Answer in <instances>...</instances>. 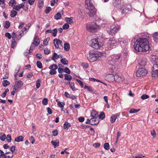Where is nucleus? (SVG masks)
I'll list each match as a JSON object with an SVG mask.
<instances>
[{
  "mask_svg": "<svg viewBox=\"0 0 158 158\" xmlns=\"http://www.w3.org/2000/svg\"><path fill=\"white\" fill-rule=\"evenodd\" d=\"M57 30L56 28L53 29V30L51 29H49L46 31L45 33H52L53 36L55 37L56 35Z\"/></svg>",
  "mask_w": 158,
  "mask_h": 158,
  "instance_id": "16",
  "label": "nucleus"
},
{
  "mask_svg": "<svg viewBox=\"0 0 158 158\" xmlns=\"http://www.w3.org/2000/svg\"><path fill=\"white\" fill-rule=\"evenodd\" d=\"M10 23L9 21H6L5 22V24L4 25V27L6 28H8L10 26Z\"/></svg>",
  "mask_w": 158,
  "mask_h": 158,
  "instance_id": "40",
  "label": "nucleus"
},
{
  "mask_svg": "<svg viewBox=\"0 0 158 158\" xmlns=\"http://www.w3.org/2000/svg\"><path fill=\"white\" fill-rule=\"evenodd\" d=\"M40 43V39L37 36L35 35L34 38V42L32 44H34L35 46H37Z\"/></svg>",
  "mask_w": 158,
  "mask_h": 158,
  "instance_id": "13",
  "label": "nucleus"
},
{
  "mask_svg": "<svg viewBox=\"0 0 158 158\" xmlns=\"http://www.w3.org/2000/svg\"><path fill=\"white\" fill-rule=\"evenodd\" d=\"M51 143L54 146V147L55 148L59 145V141L58 140H56L55 141H52Z\"/></svg>",
  "mask_w": 158,
  "mask_h": 158,
  "instance_id": "27",
  "label": "nucleus"
},
{
  "mask_svg": "<svg viewBox=\"0 0 158 158\" xmlns=\"http://www.w3.org/2000/svg\"><path fill=\"white\" fill-rule=\"evenodd\" d=\"M156 75H158V69L152 70V77H155Z\"/></svg>",
  "mask_w": 158,
  "mask_h": 158,
  "instance_id": "28",
  "label": "nucleus"
},
{
  "mask_svg": "<svg viewBox=\"0 0 158 158\" xmlns=\"http://www.w3.org/2000/svg\"><path fill=\"white\" fill-rule=\"evenodd\" d=\"M64 72L68 74L70 73V71L69 69L67 67H65L64 69Z\"/></svg>",
  "mask_w": 158,
  "mask_h": 158,
  "instance_id": "57",
  "label": "nucleus"
},
{
  "mask_svg": "<svg viewBox=\"0 0 158 158\" xmlns=\"http://www.w3.org/2000/svg\"><path fill=\"white\" fill-rule=\"evenodd\" d=\"M12 43H11V47L12 48H14L16 44V41L15 40V39L14 38V36H12Z\"/></svg>",
  "mask_w": 158,
  "mask_h": 158,
  "instance_id": "30",
  "label": "nucleus"
},
{
  "mask_svg": "<svg viewBox=\"0 0 158 158\" xmlns=\"http://www.w3.org/2000/svg\"><path fill=\"white\" fill-rule=\"evenodd\" d=\"M71 126V124L67 122H65L64 124V129L68 130Z\"/></svg>",
  "mask_w": 158,
  "mask_h": 158,
  "instance_id": "23",
  "label": "nucleus"
},
{
  "mask_svg": "<svg viewBox=\"0 0 158 158\" xmlns=\"http://www.w3.org/2000/svg\"><path fill=\"white\" fill-rule=\"evenodd\" d=\"M17 3L16 2L15 0H11L9 2V5L12 7L14 6V5L16 4Z\"/></svg>",
  "mask_w": 158,
  "mask_h": 158,
  "instance_id": "35",
  "label": "nucleus"
},
{
  "mask_svg": "<svg viewBox=\"0 0 158 158\" xmlns=\"http://www.w3.org/2000/svg\"><path fill=\"white\" fill-rule=\"evenodd\" d=\"M8 153V152H6L5 153L2 150H0V158H6V155H7Z\"/></svg>",
  "mask_w": 158,
  "mask_h": 158,
  "instance_id": "22",
  "label": "nucleus"
},
{
  "mask_svg": "<svg viewBox=\"0 0 158 158\" xmlns=\"http://www.w3.org/2000/svg\"><path fill=\"white\" fill-rule=\"evenodd\" d=\"M149 97V96L146 94H143L142 95L141 97V98L142 100H144L147 99Z\"/></svg>",
  "mask_w": 158,
  "mask_h": 158,
  "instance_id": "47",
  "label": "nucleus"
},
{
  "mask_svg": "<svg viewBox=\"0 0 158 158\" xmlns=\"http://www.w3.org/2000/svg\"><path fill=\"white\" fill-rule=\"evenodd\" d=\"M147 70L143 68L139 69L136 72V76L138 77H141L146 75L147 73Z\"/></svg>",
  "mask_w": 158,
  "mask_h": 158,
  "instance_id": "8",
  "label": "nucleus"
},
{
  "mask_svg": "<svg viewBox=\"0 0 158 158\" xmlns=\"http://www.w3.org/2000/svg\"><path fill=\"white\" fill-rule=\"evenodd\" d=\"M99 120L98 118H91V125H94L98 124Z\"/></svg>",
  "mask_w": 158,
  "mask_h": 158,
  "instance_id": "17",
  "label": "nucleus"
},
{
  "mask_svg": "<svg viewBox=\"0 0 158 158\" xmlns=\"http://www.w3.org/2000/svg\"><path fill=\"white\" fill-rule=\"evenodd\" d=\"M58 68L57 65L55 64L51 65L49 67V69H51L49 73L51 75H54L56 73V70Z\"/></svg>",
  "mask_w": 158,
  "mask_h": 158,
  "instance_id": "11",
  "label": "nucleus"
},
{
  "mask_svg": "<svg viewBox=\"0 0 158 158\" xmlns=\"http://www.w3.org/2000/svg\"><path fill=\"white\" fill-rule=\"evenodd\" d=\"M50 40V38L48 37L44 40L43 42V44L44 45L47 46L48 45V41Z\"/></svg>",
  "mask_w": 158,
  "mask_h": 158,
  "instance_id": "45",
  "label": "nucleus"
},
{
  "mask_svg": "<svg viewBox=\"0 0 158 158\" xmlns=\"http://www.w3.org/2000/svg\"><path fill=\"white\" fill-rule=\"evenodd\" d=\"M61 17V15L60 13L59 12L57 13L54 16V18L58 20L60 19Z\"/></svg>",
  "mask_w": 158,
  "mask_h": 158,
  "instance_id": "33",
  "label": "nucleus"
},
{
  "mask_svg": "<svg viewBox=\"0 0 158 158\" xmlns=\"http://www.w3.org/2000/svg\"><path fill=\"white\" fill-rule=\"evenodd\" d=\"M10 84V82L7 80H4L2 81V85L4 87H6Z\"/></svg>",
  "mask_w": 158,
  "mask_h": 158,
  "instance_id": "38",
  "label": "nucleus"
},
{
  "mask_svg": "<svg viewBox=\"0 0 158 158\" xmlns=\"http://www.w3.org/2000/svg\"><path fill=\"white\" fill-rule=\"evenodd\" d=\"M13 9L17 11H19L20 9V6H19V5H14Z\"/></svg>",
  "mask_w": 158,
  "mask_h": 158,
  "instance_id": "58",
  "label": "nucleus"
},
{
  "mask_svg": "<svg viewBox=\"0 0 158 158\" xmlns=\"http://www.w3.org/2000/svg\"><path fill=\"white\" fill-rule=\"evenodd\" d=\"M140 110V109L137 110L135 109H132L130 110L129 111L130 113H135L138 112Z\"/></svg>",
  "mask_w": 158,
  "mask_h": 158,
  "instance_id": "41",
  "label": "nucleus"
},
{
  "mask_svg": "<svg viewBox=\"0 0 158 158\" xmlns=\"http://www.w3.org/2000/svg\"><path fill=\"white\" fill-rule=\"evenodd\" d=\"M104 148L106 150L109 149V144L108 143H105L104 144Z\"/></svg>",
  "mask_w": 158,
  "mask_h": 158,
  "instance_id": "53",
  "label": "nucleus"
},
{
  "mask_svg": "<svg viewBox=\"0 0 158 158\" xmlns=\"http://www.w3.org/2000/svg\"><path fill=\"white\" fill-rule=\"evenodd\" d=\"M63 57V56L62 55L60 54L58 55L55 52L52 57V60H55V59H57L59 58H62Z\"/></svg>",
  "mask_w": 158,
  "mask_h": 158,
  "instance_id": "18",
  "label": "nucleus"
},
{
  "mask_svg": "<svg viewBox=\"0 0 158 158\" xmlns=\"http://www.w3.org/2000/svg\"><path fill=\"white\" fill-rule=\"evenodd\" d=\"M88 53L87 59L91 62L99 60L100 58L105 55L104 53L101 52H98L94 50H90Z\"/></svg>",
  "mask_w": 158,
  "mask_h": 158,
  "instance_id": "2",
  "label": "nucleus"
},
{
  "mask_svg": "<svg viewBox=\"0 0 158 158\" xmlns=\"http://www.w3.org/2000/svg\"><path fill=\"white\" fill-rule=\"evenodd\" d=\"M123 52H124V55L126 56H128V51L127 50V49L126 48H124Z\"/></svg>",
  "mask_w": 158,
  "mask_h": 158,
  "instance_id": "42",
  "label": "nucleus"
},
{
  "mask_svg": "<svg viewBox=\"0 0 158 158\" xmlns=\"http://www.w3.org/2000/svg\"><path fill=\"white\" fill-rule=\"evenodd\" d=\"M62 27L64 29H67L69 28V25L68 23H66Z\"/></svg>",
  "mask_w": 158,
  "mask_h": 158,
  "instance_id": "54",
  "label": "nucleus"
},
{
  "mask_svg": "<svg viewBox=\"0 0 158 158\" xmlns=\"http://www.w3.org/2000/svg\"><path fill=\"white\" fill-rule=\"evenodd\" d=\"M91 115L92 117V118H97L98 117V114L96 111L93 110L91 112Z\"/></svg>",
  "mask_w": 158,
  "mask_h": 158,
  "instance_id": "21",
  "label": "nucleus"
},
{
  "mask_svg": "<svg viewBox=\"0 0 158 158\" xmlns=\"http://www.w3.org/2000/svg\"><path fill=\"white\" fill-rule=\"evenodd\" d=\"M135 49L138 52H145L149 49L148 41L147 38H140L137 39L134 45Z\"/></svg>",
  "mask_w": 158,
  "mask_h": 158,
  "instance_id": "1",
  "label": "nucleus"
},
{
  "mask_svg": "<svg viewBox=\"0 0 158 158\" xmlns=\"http://www.w3.org/2000/svg\"><path fill=\"white\" fill-rule=\"evenodd\" d=\"M23 82L22 81H16L14 86V88H15L14 89H16L18 90L23 86Z\"/></svg>",
  "mask_w": 158,
  "mask_h": 158,
  "instance_id": "12",
  "label": "nucleus"
},
{
  "mask_svg": "<svg viewBox=\"0 0 158 158\" xmlns=\"http://www.w3.org/2000/svg\"><path fill=\"white\" fill-rule=\"evenodd\" d=\"M37 66L40 69H41L42 68V63L40 61H37L36 63Z\"/></svg>",
  "mask_w": 158,
  "mask_h": 158,
  "instance_id": "48",
  "label": "nucleus"
},
{
  "mask_svg": "<svg viewBox=\"0 0 158 158\" xmlns=\"http://www.w3.org/2000/svg\"><path fill=\"white\" fill-rule=\"evenodd\" d=\"M51 8L50 7H47L46 9L45 10V12L46 14H48L51 10Z\"/></svg>",
  "mask_w": 158,
  "mask_h": 158,
  "instance_id": "59",
  "label": "nucleus"
},
{
  "mask_svg": "<svg viewBox=\"0 0 158 158\" xmlns=\"http://www.w3.org/2000/svg\"><path fill=\"white\" fill-rule=\"evenodd\" d=\"M115 80L120 81H123V79L121 77L118 76V75H115Z\"/></svg>",
  "mask_w": 158,
  "mask_h": 158,
  "instance_id": "36",
  "label": "nucleus"
},
{
  "mask_svg": "<svg viewBox=\"0 0 158 158\" xmlns=\"http://www.w3.org/2000/svg\"><path fill=\"white\" fill-rule=\"evenodd\" d=\"M17 12L15 10H11L10 12V16L11 17H15L17 15Z\"/></svg>",
  "mask_w": 158,
  "mask_h": 158,
  "instance_id": "32",
  "label": "nucleus"
},
{
  "mask_svg": "<svg viewBox=\"0 0 158 158\" xmlns=\"http://www.w3.org/2000/svg\"><path fill=\"white\" fill-rule=\"evenodd\" d=\"M6 139V135L3 133H0V139L2 141H4Z\"/></svg>",
  "mask_w": 158,
  "mask_h": 158,
  "instance_id": "29",
  "label": "nucleus"
},
{
  "mask_svg": "<svg viewBox=\"0 0 158 158\" xmlns=\"http://www.w3.org/2000/svg\"><path fill=\"white\" fill-rule=\"evenodd\" d=\"M24 137L22 136H20L15 139V142H19L22 141L23 140Z\"/></svg>",
  "mask_w": 158,
  "mask_h": 158,
  "instance_id": "26",
  "label": "nucleus"
},
{
  "mask_svg": "<svg viewBox=\"0 0 158 158\" xmlns=\"http://www.w3.org/2000/svg\"><path fill=\"white\" fill-rule=\"evenodd\" d=\"M147 61V59L146 57H143L141 59L139 64L140 66H144L146 64Z\"/></svg>",
  "mask_w": 158,
  "mask_h": 158,
  "instance_id": "15",
  "label": "nucleus"
},
{
  "mask_svg": "<svg viewBox=\"0 0 158 158\" xmlns=\"http://www.w3.org/2000/svg\"><path fill=\"white\" fill-rule=\"evenodd\" d=\"M69 86L70 88L73 91H74L75 90V89L74 83L73 82H71L69 85Z\"/></svg>",
  "mask_w": 158,
  "mask_h": 158,
  "instance_id": "51",
  "label": "nucleus"
},
{
  "mask_svg": "<svg viewBox=\"0 0 158 158\" xmlns=\"http://www.w3.org/2000/svg\"><path fill=\"white\" fill-rule=\"evenodd\" d=\"M82 66L84 68L87 69L89 68V66L88 64L86 63H83L82 64Z\"/></svg>",
  "mask_w": 158,
  "mask_h": 158,
  "instance_id": "63",
  "label": "nucleus"
},
{
  "mask_svg": "<svg viewBox=\"0 0 158 158\" xmlns=\"http://www.w3.org/2000/svg\"><path fill=\"white\" fill-rule=\"evenodd\" d=\"M9 91V89H8L7 88L6 89L4 92L2 94L1 96L3 98H4L6 97L7 93Z\"/></svg>",
  "mask_w": 158,
  "mask_h": 158,
  "instance_id": "46",
  "label": "nucleus"
},
{
  "mask_svg": "<svg viewBox=\"0 0 158 158\" xmlns=\"http://www.w3.org/2000/svg\"><path fill=\"white\" fill-rule=\"evenodd\" d=\"M6 139L8 142H10L11 140V135H8L6 137Z\"/></svg>",
  "mask_w": 158,
  "mask_h": 158,
  "instance_id": "52",
  "label": "nucleus"
},
{
  "mask_svg": "<svg viewBox=\"0 0 158 158\" xmlns=\"http://www.w3.org/2000/svg\"><path fill=\"white\" fill-rule=\"evenodd\" d=\"M43 0H39L38 2V6L39 8H42L43 6Z\"/></svg>",
  "mask_w": 158,
  "mask_h": 158,
  "instance_id": "39",
  "label": "nucleus"
},
{
  "mask_svg": "<svg viewBox=\"0 0 158 158\" xmlns=\"http://www.w3.org/2000/svg\"><path fill=\"white\" fill-rule=\"evenodd\" d=\"M70 45L67 43H66L64 44V49L65 51H69L70 49Z\"/></svg>",
  "mask_w": 158,
  "mask_h": 158,
  "instance_id": "24",
  "label": "nucleus"
},
{
  "mask_svg": "<svg viewBox=\"0 0 158 158\" xmlns=\"http://www.w3.org/2000/svg\"><path fill=\"white\" fill-rule=\"evenodd\" d=\"M108 77L110 78V80L112 81H115V76H114L113 75H109L108 76Z\"/></svg>",
  "mask_w": 158,
  "mask_h": 158,
  "instance_id": "55",
  "label": "nucleus"
},
{
  "mask_svg": "<svg viewBox=\"0 0 158 158\" xmlns=\"http://www.w3.org/2000/svg\"><path fill=\"white\" fill-rule=\"evenodd\" d=\"M8 154L6 155V158H12L14 156V153L11 152H7Z\"/></svg>",
  "mask_w": 158,
  "mask_h": 158,
  "instance_id": "37",
  "label": "nucleus"
},
{
  "mask_svg": "<svg viewBox=\"0 0 158 158\" xmlns=\"http://www.w3.org/2000/svg\"><path fill=\"white\" fill-rule=\"evenodd\" d=\"M84 88L92 92L93 91L92 88L90 86L85 85Z\"/></svg>",
  "mask_w": 158,
  "mask_h": 158,
  "instance_id": "60",
  "label": "nucleus"
},
{
  "mask_svg": "<svg viewBox=\"0 0 158 158\" xmlns=\"http://www.w3.org/2000/svg\"><path fill=\"white\" fill-rule=\"evenodd\" d=\"M85 6L89 10V15L90 16L94 15L96 12V10L90 0H85Z\"/></svg>",
  "mask_w": 158,
  "mask_h": 158,
  "instance_id": "3",
  "label": "nucleus"
},
{
  "mask_svg": "<svg viewBox=\"0 0 158 158\" xmlns=\"http://www.w3.org/2000/svg\"><path fill=\"white\" fill-rule=\"evenodd\" d=\"M131 5H124L121 8V13L122 14H124L127 13L128 11L131 10Z\"/></svg>",
  "mask_w": 158,
  "mask_h": 158,
  "instance_id": "9",
  "label": "nucleus"
},
{
  "mask_svg": "<svg viewBox=\"0 0 158 158\" xmlns=\"http://www.w3.org/2000/svg\"><path fill=\"white\" fill-rule=\"evenodd\" d=\"M54 45L55 48L58 49L60 48H63V43L62 42L57 39H55L53 40Z\"/></svg>",
  "mask_w": 158,
  "mask_h": 158,
  "instance_id": "10",
  "label": "nucleus"
},
{
  "mask_svg": "<svg viewBox=\"0 0 158 158\" xmlns=\"http://www.w3.org/2000/svg\"><path fill=\"white\" fill-rule=\"evenodd\" d=\"M65 20L67 22V23L71 24L73 23V18H65Z\"/></svg>",
  "mask_w": 158,
  "mask_h": 158,
  "instance_id": "25",
  "label": "nucleus"
},
{
  "mask_svg": "<svg viewBox=\"0 0 158 158\" xmlns=\"http://www.w3.org/2000/svg\"><path fill=\"white\" fill-rule=\"evenodd\" d=\"M41 82V81L40 79H39L37 80V81L36 82V87L37 89L39 88L40 86V83Z\"/></svg>",
  "mask_w": 158,
  "mask_h": 158,
  "instance_id": "50",
  "label": "nucleus"
},
{
  "mask_svg": "<svg viewBox=\"0 0 158 158\" xmlns=\"http://www.w3.org/2000/svg\"><path fill=\"white\" fill-rule=\"evenodd\" d=\"M64 76V79L66 80L70 81L72 79V77L70 75L65 74Z\"/></svg>",
  "mask_w": 158,
  "mask_h": 158,
  "instance_id": "34",
  "label": "nucleus"
},
{
  "mask_svg": "<svg viewBox=\"0 0 158 158\" xmlns=\"http://www.w3.org/2000/svg\"><path fill=\"white\" fill-rule=\"evenodd\" d=\"M120 28V26L119 25H117L114 27L112 26L111 27L110 29L107 31V32L110 35L114 36Z\"/></svg>",
  "mask_w": 158,
  "mask_h": 158,
  "instance_id": "5",
  "label": "nucleus"
},
{
  "mask_svg": "<svg viewBox=\"0 0 158 158\" xmlns=\"http://www.w3.org/2000/svg\"><path fill=\"white\" fill-rule=\"evenodd\" d=\"M44 53L46 55L49 54L50 52V50L47 48H45L44 50Z\"/></svg>",
  "mask_w": 158,
  "mask_h": 158,
  "instance_id": "61",
  "label": "nucleus"
},
{
  "mask_svg": "<svg viewBox=\"0 0 158 158\" xmlns=\"http://www.w3.org/2000/svg\"><path fill=\"white\" fill-rule=\"evenodd\" d=\"M33 45H31L30 46V49L29 50V52L28 53L27 52H26L25 53V55L26 56H27L29 53L31 52H32V50L33 49Z\"/></svg>",
  "mask_w": 158,
  "mask_h": 158,
  "instance_id": "56",
  "label": "nucleus"
},
{
  "mask_svg": "<svg viewBox=\"0 0 158 158\" xmlns=\"http://www.w3.org/2000/svg\"><path fill=\"white\" fill-rule=\"evenodd\" d=\"M119 113H116L112 115L110 118V121L112 123H114L119 115Z\"/></svg>",
  "mask_w": 158,
  "mask_h": 158,
  "instance_id": "14",
  "label": "nucleus"
},
{
  "mask_svg": "<svg viewBox=\"0 0 158 158\" xmlns=\"http://www.w3.org/2000/svg\"><path fill=\"white\" fill-rule=\"evenodd\" d=\"M5 36L7 37L9 39H10L11 38V36L10 34L6 32L5 34Z\"/></svg>",
  "mask_w": 158,
  "mask_h": 158,
  "instance_id": "64",
  "label": "nucleus"
},
{
  "mask_svg": "<svg viewBox=\"0 0 158 158\" xmlns=\"http://www.w3.org/2000/svg\"><path fill=\"white\" fill-rule=\"evenodd\" d=\"M158 69V65L157 64H155L153 65L152 70Z\"/></svg>",
  "mask_w": 158,
  "mask_h": 158,
  "instance_id": "62",
  "label": "nucleus"
},
{
  "mask_svg": "<svg viewBox=\"0 0 158 158\" xmlns=\"http://www.w3.org/2000/svg\"><path fill=\"white\" fill-rule=\"evenodd\" d=\"M98 38H94L92 39L89 43V46L92 48L98 49L102 46L101 43L99 40Z\"/></svg>",
  "mask_w": 158,
  "mask_h": 158,
  "instance_id": "4",
  "label": "nucleus"
},
{
  "mask_svg": "<svg viewBox=\"0 0 158 158\" xmlns=\"http://www.w3.org/2000/svg\"><path fill=\"white\" fill-rule=\"evenodd\" d=\"M152 36L154 40L156 42H157L158 39V31L152 34Z\"/></svg>",
  "mask_w": 158,
  "mask_h": 158,
  "instance_id": "20",
  "label": "nucleus"
},
{
  "mask_svg": "<svg viewBox=\"0 0 158 158\" xmlns=\"http://www.w3.org/2000/svg\"><path fill=\"white\" fill-rule=\"evenodd\" d=\"M60 62L64 65H67L68 64L69 62L65 58H62L60 60Z\"/></svg>",
  "mask_w": 158,
  "mask_h": 158,
  "instance_id": "31",
  "label": "nucleus"
},
{
  "mask_svg": "<svg viewBox=\"0 0 158 158\" xmlns=\"http://www.w3.org/2000/svg\"><path fill=\"white\" fill-rule=\"evenodd\" d=\"M98 27V26L95 23L88 24L86 27L87 30L90 32L96 31Z\"/></svg>",
  "mask_w": 158,
  "mask_h": 158,
  "instance_id": "7",
  "label": "nucleus"
},
{
  "mask_svg": "<svg viewBox=\"0 0 158 158\" xmlns=\"http://www.w3.org/2000/svg\"><path fill=\"white\" fill-rule=\"evenodd\" d=\"M117 44V41L114 38H112L109 40L106 45L108 48L111 49L115 47Z\"/></svg>",
  "mask_w": 158,
  "mask_h": 158,
  "instance_id": "6",
  "label": "nucleus"
},
{
  "mask_svg": "<svg viewBox=\"0 0 158 158\" xmlns=\"http://www.w3.org/2000/svg\"><path fill=\"white\" fill-rule=\"evenodd\" d=\"M121 57V55L118 54L114 56H113L112 61H115L116 62L119 61V60H120Z\"/></svg>",
  "mask_w": 158,
  "mask_h": 158,
  "instance_id": "19",
  "label": "nucleus"
},
{
  "mask_svg": "<svg viewBox=\"0 0 158 158\" xmlns=\"http://www.w3.org/2000/svg\"><path fill=\"white\" fill-rule=\"evenodd\" d=\"M42 103L44 105H46L48 104V100L47 98H44L42 100Z\"/></svg>",
  "mask_w": 158,
  "mask_h": 158,
  "instance_id": "49",
  "label": "nucleus"
},
{
  "mask_svg": "<svg viewBox=\"0 0 158 158\" xmlns=\"http://www.w3.org/2000/svg\"><path fill=\"white\" fill-rule=\"evenodd\" d=\"M105 117V114L104 113L102 112H101L99 116V118L101 119H103Z\"/></svg>",
  "mask_w": 158,
  "mask_h": 158,
  "instance_id": "43",
  "label": "nucleus"
},
{
  "mask_svg": "<svg viewBox=\"0 0 158 158\" xmlns=\"http://www.w3.org/2000/svg\"><path fill=\"white\" fill-rule=\"evenodd\" d=\"M57 105L59 107L61 108H63L64 106L65 103L63 102H58L57 103Z\"/></svg>",
  "mask_w": 158,
  "mask_h": 158,
  "instance_id": "44",
  "label": "nucleus"
}]
</instances>
